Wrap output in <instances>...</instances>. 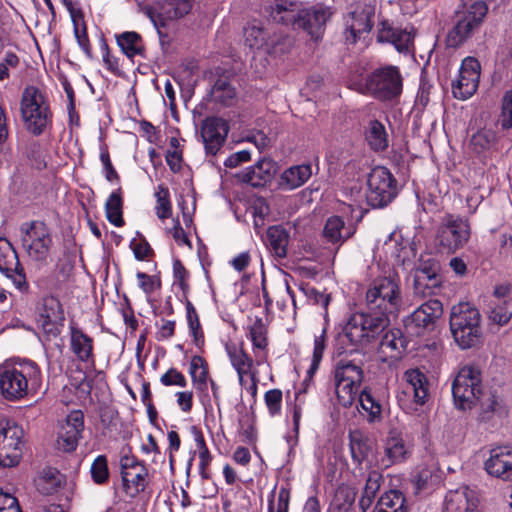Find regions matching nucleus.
<instances>
[{
    "label": "nucleus",
    "mask_w": 512,
    "mask_h": 512,
    "mask_svg": "<svg viewBox=\"0 0 512 512\" xmlns=\"http://www.w3.org/2000/svg\"><path fill=\"white\" fill-rule=\"evenodd\" d=\"M283 394L280 389L268 390L264 395V401L271 416L280 414Z\"/></svg>",
    "instance_id": "obj_60"
},
{
    "label": "nucleus",
    "mask_w": 512,
    "mask_h": 512,
    "mask_svg": "<svg viewBox=\"0 0 512 512\" xmlns=\"http://www.w3.org/2000/svg\"><path fill=\"white\" fill-rule=\"evenodd\" d=\"M189 373L193 384L197 389L203 390L207 384L209 370L206 360L199 355L192 357L190 361Z\"/></svg>",
    "instance_id": "obj_47"
},
{
    "label": "nucleus",
    "mask_w": 512,
    "mask_h": 512,
    "mask_svg": "<svg viewBox=\"0 0 512 512\" xmlns=\"http://www.w3.org/2000/svg\"><path fill=\"white\" fill-rule=\"evenodd\" d=\"M383 476L377 470H371L368 473L363 494L359 500V506L365 512L372 504L377 492L380 489Z\"/></svg>",
    "instance_id": "obj_44"
},
{
    "label": "nucleus",
    "mask_w": 512,
    "mask_h": 512,
    "mask_svg": "<svg viewBox=\"0 0 512 512\" xmlns=\"http://www.w3.org/2000/svg\"><path fill=\"white\" fill-rule=\"evenodd\" d=\"M249 335L254 348L265 349L267 347L266 329L261 319H257L250 327Z\"/></svg>",
    "instance_id": "obj_59"
},
{
    "label": "nucleus",
    "mask_w": 512,
    "mask_h": 512,
    "mask_svg": "<svg viewBox=\"0 0 512 512\" xmlns=\"http://www.w3.org/2000/svg\"><path fill=\"white\" fill-rule=\"evenodd\" d=\"M275 163L270 159H260L253 166L237 175L238 179L252 187L265 186L275 174Z\"/></svg>",
    "instance_id": "obj_24"
},
{
    "label": "nucleus",
    "mask_w": 512,
    "mask_h": 512,
    "mask_svg": "<svg viewBox=\"0 0 512 512\" xmlns=\"http://www.w3.org/2000/svg\"><path fill=\"white\" fill-rule=\"evenodd\" d=\"M442 313V302L438 299H429L405 320V326L415 335H420L424 329L433 325L435 320L442 316Z\"/></svg>",
    "instance_id": "obj_20"
},
{
    "label": "nucleus",
    "mask_w": 512,
    "mask_h": 512,
    "mask_svg": "<svg viewBox=\"0 0 512 512\" xmlns=\"http://www.w3.org/2000/svg\"><path fill=\"white\" fill-rule=\"evenodd\" d=\"M470 237L471 228L467 219L446 214L436 227L434 247L439 253L451 255L462 249Z\"/></svg>",
    "instance_id": "obj_6"
},
{
    "label": "nucleus",
    "mask_w": 512,
    "mask_h": 512,
    "mask_svg": "<svg viewBox=\"0 0 512 512\" xmlns=\"http://www.w3.org/2000/svg\"><path fill=\"white\" fill-rule=\"evenodd\" d=\"M302 8L287 0H280L271 7L270 17L276 23L289 26L296 30Z\"/></svg>",
    "instance_id": "obj_29"
},
{
    "label": "nucleus",
    "mask_w": 512,
    "mask_h": 512,
    "mask_svg": "<svg viewBox=\"0 0 512 512\" xmlns=\"http://www.w3.org/2000/svg\"><path fill=\"white\" fill-rule=\"evenodd\" d=\"M91 478L94 483L104 485L109 480L108 460L105 455H99L93 461L90 468Z\"/></svg>",
    "instance_id": "obj_56"
},
{
    "label": "nucleus",
    "mask_w": 512,
    "mask_h": 512,
    "mask_svg": "<svg viewBox=\"0 0 512 512\" xmlns=\"http://www.w3.org/2000/svg\"><path fill=\"white\" fill-rule=\"evenodd\" d=\"M365 139L369 147L375 152H382L388 148V135L385 126L378 120L369 122Z\"/></svg>",
    "instance_id": "obj_40"
},
{
    "label": "nucleus",
    "mask_w": 512,
    "mask_h": 512,
    "mask_svg": "<svg viewBox=\"0 0 512 512\" xmlns=\"http://www.w3.org/2000/svg\"><path fill=\"white\" fill-rule=\"evenodd\" d=\"M496 142V134L490 129H481L474 133L470 139V146L476 153L489 150Z\"/></svg>",
    "instance_id": "obj_52"
},
{
    "label": "nucleus",
    "mask_w": 512,
    "mask_h": 512,
    "mask_svg": "<svg viewBox=\"0 0 512 512\" xmlns=\"http://www.w3.org/2000/svg\"><path fill=\"white\" fill-rule=\"evenodd\" d=\"M0 272L12 281L20 293L30 292V286L16 250L10 241L2 237H0Z\"/></svg>",
    "instance_id": "obj_14"
},
{
    "label": "nucleus",
    "mask_w": 512,
    "mask_h": 512,
    "mask_svg": "<svg viewBox=\"0 0 512 512\" xmlns=\"http://www.w3.org/2000/svg\"><path fill=\"white\" fill-rule=\"evenodd\" d=\"M41 317L44 323H57L64 319L60 302L54 297H47L43 300V311Z\"/></svg>",
    "instance_id": "obj_55"
},
{
    "label": "nucleus",
    "mask_w": 512,
    "mask_h": 512,
    "mask_svg": "<svg viewBox=\"0 0 512 512\" xmlns=\"http://www.w3.org/2000/svg\"><path fill=\"white\" fill-rule=\"evenodd\" d=\"M402 76L396 66L375 69L365 78V89L380 101H390L402 93Z\"/></svg>",
    "instance_id": "obj_9"
},
{
    "label": "nucleus",
    "mask_w": 512,
    "mask_h": 512,
    "mask_svg": "<svg viewBox=\"0 0 512 512\" xmlns=\"http://www.w3.org/2000/svg\"><path fill=\"white\" fill-rule=\"evenodd\" d=\"M334 379L350 381L351 383L362 384L364 371L361 362L343 358L336 362L334 366Z\"/></svg>",
    "instance_id": "obj_32"
},
{
    "label": "nucleus",
    "mask_w": 512,
    "mask_h": 512,
    "mask_svg": "<svg viewBox=\"0 0 512 512\" xmlns=\"http://www.w3.org/2000/svg\"><path fill=\"white\" fill-rule=\"evenodd\" d=\"M477 506L476 492L468 486H460L446 494L444 512H474Z\"/></svg>",
    "instance_id": "obj_23"
},
{
    "label": "nucleus",
    "mask_w": 512,
    "mask_h": 512,
    "mask_svg": "<svg viewBox=\"0 0 512 512\" xmlns=\"http://www.w3.org/2000/svg\"><path fill=\"white\" fill-rule=\"evenodd\" d=\"M84 430V414L80 410L71 411L62 424L56 441L57 449L72 452L78 446V441Z\"/></svg>",
    "instance_id": "obj_18"
},
{
    "label": "nucleus",
    "mask_w": 512,
    "mask_h": 512,
    "mask_svg": "<svg viewBox=\"0 0 512 512\" xmlns=\"http://www.w3.org/2000/svg\"><path fill=\"white\" fill-rule=\"evenodd\" d=\"M300 290L306 296L307 300L313 305L321 306L324 309L323 317L325 321L328 320V306L331 301V295L319 291L308 283L301 284Z\"/></svg>",
    "instance_id": "obj_49"
},
{
    "label": "nucleus",
    "mask_w": 512,
    "mask_h": 512,
    "mask_svg": "<svg viewBox=\"0 0 512 512\" xmlns=\"http://www.w3.org/2000/svg\"><path fill=\"white\" fill-rule=\"evenodd\" d=\"M500 124L503 129L512 128V90L505 92L503 95Z\"/></svg>",
    "instance_id": "obj_61"
},
{
    "label": "nucleus",
    "mask_w": 512,
    "mask_h": 512,
    "mask_svg": "<svg viewBox=\"0 0 512 512\" xmlns=\"http://www.w3.org/2000/svg\"><path fill=\"white\" fill-rule=\"evenodd\" d=\"M322 235L326 242L341 245L351 237L352 233L347 231L341 217L331 216L326 220Z\"/></svg>",
    "instance_id": "obj_39"
},
{
    "label": "nucleus",
    "mask_w": 512,
    "mask_h": 512,
    "mask_svg": "<svg viewBox=\"0 0 512 512\" xmlns=\"http://www.w3.org/2000/svg\"><path fill=\"white\" fill-rule=\"evenodd\" d=\"M70 349L79 361L95 363L93 338L75 326L70 327Z\"/></svg>",
    "instance_id": "obj_27"
},
{
    "label": "nucleus",
    "mask_w": 512,
    "mask_h": 512,
    "mask_svg": "<svg viewBox=\"0 0 512 512\" xmlns=\"http://www.w3.org/2000/svg\"><path fill=\"white\" fill-rule=\"evenodd\" d=\"M160 382L164 386H177L184 388L187 386V379L182 372L176 368H169L166 373L160 377Z\"/></svg>",
    "instance_id": "obj_63"
},
{
    "label": "nucleus",
    "mask_w": 512,
    "mask_h": 512,
    "mask_svg": "<svg viewBox=\"0 0 512 512\" xmlns=\"http://www.w3.org/2000/svg\"><path fill=\"white\" fill-rule=\"evenodd\" d=\"M349 449L353 462L357 467L369 461L370 456L374 455L375 445L374 442L360 431L349 432Z\"/></svg>",
    "instance_id": "obj_28"
},
{
    "label": "nucleus",
    "mask_w": 512,
    "mask_h": 512,
    "mask_svg": "<svg viewBox=\"0 0 512 512\" xmlns=\"http://www.w3.org/2000/svg\"><path fill=\"white\" fill-rule=\"evenodd\" d=\"M116 42L121 51L129 58L133 59L135 56H143L145 46L140 34L135 31H126L121 34L115 35Z\"/></svg>",
    "instance_id": "obj_36"
},
{
    "label": "nucleus",
    "mask_w": 512,
    "mask_h": 512,
    "mask_svg": "<svg viewBox=\"0 0 512 512\" xmlns=\"http://www.w3.org/2000/svg\"><path fill=\"white\" fill-rule=\"evenodd\" d=\"M481 65L474 57H466L461 63L459 77L452 83L453 96L466 100L474 95L478 89Z\"/></svg>",
    "instance_id": "obj_15"
},
{
    "label": "nucleus",
    "mask_w": 512,
    "mask_h": 512,
    "mask_svg": "<svg viewBox=\"0 0 512 512\" xmlns=\"http://www.w3.org/2000/svg\"><path fill=\"white\" fill-rule=\"evenodd\" d=\"M361 384L351 383L350 381L335 380V393L338 402L343 407H350L355 399L359 397Z\"/></svg>",
    "instance_id": "obj_46"
},
{
    "label": "nucleus",
    "mask_w": 512,
    "mask_h": 512,
    "mask_svg": "<svg viewBox=\"0 0 512 512\" xmlns=\"http://www.w3.org/2000/svg\"><path fill=\"white\" fill-rule=\"evenodd\" d=\"M210 96L215 103L232 106L237 98V90L228 76H220L214 82Z\"/></svg>",
    "instance_id": "obj_33"
},
{
    "label": "nucleus",
    "mask_w": 512,
    "mask_h": 512,
    "mask_svg": "<svg viewBox=\"0 0 512 512\" xmlns=\"http://www.w3.org/2000/svg\"><path fill=\"white\" fill-rule=\"evenodd\" d=\"M186 313L190 332L193 336V341L196 346L200 347L204 344V334L201 328L199 316L190 301H188L186 304Z\"/></svg>",
    "instance_id": "obj_54"
},
{
    "label": "nucleus",
    "mask_w": 512,
    "mask_h": 512,
    "mask_svg": "<svg viewBox=\"0 0 512 512\" xmlns=\"http://www.w3.org/2000/svg\"><path fill=\"white\" fill-rule=\"evenodd\" d=\"M19 65V57L14 52L7 51L0 61V81L9 79L10 70L18 68Z\"/></svg>",
    "instance_id": "obj_62"
},
{
    "label": "nucleus",
    "mask_w": 512,
    "mask_h": 512,
    "mask_svg": "<svg viewBox=\"0 0 512 512\" xmlns=\"http://www.w3.org/2000/svg\"><path fill=\"white\" fill-rule=\"evenodd\" d=\"M225 350L230 363L236 370L238 376H241V374L254 376V373H258L254 367L253 358L243 349L242 346L230 343L225 345Z\"/></svg>",
    "instance_id": "obj_30"
},
{
    "label": "nucleus",
    "mask_w": 512,
    "mask_h": 512,
    "mask_svg": "<svg viewBox=\"0 0 512 512\" xmlns=\"http://www.w3.org/2000/svg\"><path fill=\"white\" fill-rule=\"evenodd\" d=\"M367 186L366 200L373 208L386 206L397 194L396 180L385 167H376L371 171Z\"/></svg>",
    "instance_id": "obj_12"
},
{
    "label": "nucleus",
    "mask_w": 512,
    "mask_h": 512,
    "mask_svg": "<svg viewBox=\"0 0 512 512\" xmlns=\"http://www.w3.org/2000/svg\"><path fill=\"white\" fill-rule=\"evenodd\" d=\"M481 371L475 366H464L452 384V395L457 408L471 409L482 394Z\"/></svg>",
    "instance_id": "obj_8"
},
{
    "label": "nucleus",
    "mask_w": 512,
    "mask_h": 512,
    "mask_svg": "<svg viewBox=\"0 0 512 512\" xmlns=\"http://www.w3.org/2000/svg\"><path fill=\"white\" fill-rule=\"evenodd\" d=\"M380 336L379 350L386 356L394 357L395 352L401 353L406 348L407 341L400 329H386Z\"/></svg>",
    "instance_id": "obj_37"
},
{
    "label": "nucleus",
    "mask_w": 512,
    "mask_h": 512,
    "mask_svg": "<svg viewBox=\"0 0 512 512\" xmlns=\"http://www.w3.org/2000/svg\"><path fill=\"white\" fill-rule=\"evenodd\" d=\"M372 28L369 16L365 13L353 15L352 23L347 29L346 39L355 43L363 33H368Z\"/></svg>",
    "instance_id": "obj_50"
},
{
    "label": "nucleus",
    "mask_w": 512,
    "mask_h": 512,
    "mask_svg": "<svg viewBox=\"0 0 512 512\" xmlns=\"http://www.w3.org/2000/svg\"><path fill=\"white\" fill-rule=\"evenodd\" d=\"M440 263L434 258L422 259L414 277L415 294L423 297L435 294L442 284Z\"/></svg>",
    "instance_id": "obj_16"
},
{
    "label": "nucleus",
    "mask_w": 512,
    "mask_h": 512,
    "mask_svg": "<svg viewBox=\"0 0 512 512\" xmlns=\"http://www.w3.org/2000/svg\"><path fill=\"white\" fill-rule=\"evenodd\" d=\"M311 175L310 164L292 166L281 175V186L288 190L296 189L306 183Z\"/></svg>",
    "instance_id": "obj_38"
},
{
    "label": "nucleus",
    "mask_w": 512,
    "mask_h": 512,
    "mask_svg": "<svg viewBox=\"0 0 512 512\" xmlns=\"http://www.w3.org/2000/svg\"><path fill=\"white\" fill-rule=\"evenodd\" d=\"M488 13V5L481 0L470 4H464L457 10L454 17V25L449 30L446 44L450 48H458L463 45L475 31L479 30Z\"/></svg>",
    "instance_id": "obj_5"
},
{
    "label": "nucleus",
    "mask_w": 512,
    "mask_h": 512,
    "mask_svg": "<svg viewBox=\"0 0 512 512\" xmlns=\"http://www.w3.org/2000/svg\"><path fill=\"white\" fill-rule=\"evenodd\" d=\"M42 385L41 369L32 360H7L0 365V394L8 401L34 396Z\"/></svg>",
    "instance_id": "obj_1"
},
{
    "label": "nucleus",
    "mask_w": 512,
    "mask_h": 512,
    "mask_svg": "<svg viewBox=\"0 0 512 512\" xmlns=\"http://www.w3.org/2000/svg\"><path fill=\"white\" fill-rule=\"evenodd\" d=\"M23 429L15 422L0 421V466L14 467L19 464L23 449Z\"/></svg>",
    "instance_id": "obj_13"
},
{
    "label": "nucleus",
    "mask_w": 512,
    "mask_h": 512,
    "mask_svg": "<svg viewBox=\"0 0 512 512\" xmlns=\"http://www.w3.org/2000/svg\"><path fill=\"white\" fill-rule=\"evenodd\" d=\"M155 197L156 215L161 220L169 218L172 215V206L170 201L169 189L163 184L159 185L157 188V192L155 193Z\"/></svg>",
    "instance_id": "obj_53"
},
{
    "label": "nucleus",
    "mask_w": 512,
    "mask_h": 512,
    "mask_svg": "<svg viewBox=\"0 0 512 512\" xmlns=\"http://www.w3.org/2000/svg\"><path fill=\"white\" fill-rule=\"evenodd\" d=\"M119 465L125 493L130 497H136L145 490L148 483L146 466L132 454V448L129 445L121 449Z\"/></svg>",
    "instance_id": "obj_11"
},
{
    "label": "nucleus",
    "mask_w": 512,
    "mask_h": 512,
    "mask_svg": "<svg viewBox=\"0 0 512 512\" xmlns=\"http://www.w3.org/2000/svg\"><path fill=\"white\" fill-rule=\"evenodd\" d=\"M389 323V316L381 312L354 313L343 327L341 337L353 346L365 347L382 335Z\"/></svg>",
    "instance_id": "obj_3"
},
{
    "label": "nucleus",
    "mask_w": 512,
    "mask_h": 512,
    "mask_svg": "<svg viewBox=\"0 0 512 512\" xmlns=\"http://www.w3.org/2000/svg\"><path fill=\"white\" fill-rule=\"evenodd\" d=\"M294 40L288 35L270 36L266 52L270 55H283L292 49Z\"/></svg>",
    "instance_id": "obj_57"
},
{
    "label": "nucleus",
    "mask_w": 512,
    "mask_h": 512,
    "mask_svg": "<svg viewBox=\"0 0 512 512\" xmlns=\"http://www.w3.org/2000/svg\"><path fill=\"white\" fill-rule=\"evenodd\" d=\"M22 246L28 256L38 262H46L53 244L48 226L41 221L23 223L20 227Z\"/></svg>",
    "instance_id": "obj_10"
},
{
    "label": "nucleus",
    "mask_w": 512,
    "mask_h": 512,
    "mask_svg": "<svg viewBox=\"0 0 512 512\" xmlns=\"http://www.w3.org/2000/svg\"><path fill=\"white\" fill-rule=\"evenodd\" d=\"M407 385L405 393L412 395L415 403L423 405L428 396V381L419 370H409L405 373Z\"/></svg>",
    "instance_id": "obj_31"
},
{
    "label": "nucleus",
    "mask_w": 512,
    "mask_h": 512,
    "mask_svg": "<svg viewBox=\"0 0 512 512\" xmlns=\"http://www.w3.org/2000/svg\"><path fill=\"white\" fill-rule=\"evenodd\" d=\"M358 400L362 409L368 413L370 421H374L381 417L382 406L380 402L375 399L369 387H365L361 390Z\"/></svg>",
    "instance_id": "obj_51"
},
{
    "label": "nucleus",
    "mask_w": 512,
    "mask_h": 512,
    "mask_svg": "<svg viewBox=\"0 0 512 512\" xmlns=\"http://www.w3.org/2000/svg\"><path fill=\"white\" fill-rule=\"evenodd\" d=\"M192 8V0H163L155 6L145 8V14L158 26H165L167 20L185 16Z\"/></svg>",
    "instance_id": "obj_19"
},
{
    "label": "nucleus",
    "mask_w": 512,
    "mask_h": 512,
    "mask_svg": "<svg viewBox=\"0 0 512 512\" xmlns=\"http://www.w3.org/2000/svg\"><path fill=\"white\" fill-rule=\"evenodd\" d=\"M406 499L399 490L385 492L377 502L374 512H408Z\"/></svg>",
    "instance_id": "obj_41"
},
{
    "label": "nucleus",
    "mask_w": 512,
    "mask_h": 512,
    "mask_svg": "<svg viewBox=\"0 0 512 512\" xmlns=\"http://www.w3.org/2000/svg\"><path fill=\"white\" fill-rule=\"evenodd\" d=\"M244 36L249 47L266 51L270 35L263 27L251 24L245 28Z\"/></svg>",
    "instance_id": "obj_48"
},
{
    "label": "nucleus",
    "mask_w": 512,
    "mask_h": 512,
    "mask_svg": "<svg viewBox=\"0 0 512 512\" xmlns=\"http://www.w3.org/2000/svg\"><path fill=\"white\" fill-rule=\"evenodd\" d=\"M101 50L103 52V63L106 69L109 70L112 74L120 76L122 72L119 67V60L117 57L110 53L109 46L105 40H103L101 43Z\"/></svg>",
    "instance_id": "obj_64"
},
{
    "label": "nucleus",
    "mask_w": 512,
    "mask_h": 512,
    "mask_svg": "<svg viewBox=\"0 0 512 512\" xmlns=\"http://www.w3.org/2000/svg\"><path fill=\"white\" fill-rule=\"evenodd\" d=\"M410 449L404 439L397 431L389 432L384 446V457L381 459V465L388 468L394 464H399L408 459Z\"/></svg>",
    "instance_id": "obj_25"
},
{
    "label": "nucleus",
    "mask_w": 512,
    "mask_h": 512,
    "mask_svg": "<svg viewBox=\"0 0 512 512\" xmlns=\"http://www.w3.org/2000/svg\"><path fill=\"white\" fill-rule=\"evenodd\" d=\"M64 476L52 467L44 468L35 480L37 490L43 495H51L61 488Z\"/></svg>",
    "instance_id": "obj_35"
},
{
    "label": "nucleus",
    "mask_w": 512,
    "mask_h": 512,
    "mask_svg": "<svg viewBox=\"0 0 512 512\" xmlns=\"http://www.w3.org/2000/svg\"><path fill=\"white\" fill-rule=\"evenodd\" d=\"M326 328H323L320 336H316L314 340V349L311 365L308 369V375L311 377L319 368L326 347Z\"/></svg>",
    "instance_id": "obj_58"
},
{
    "label": "nucleus",
    "mask_w": 512,
    "mask_h": 512,
    "mask_svg": "<svg viewBox=\"0 0 512 512\" xmlns=\"http://www.w3.org/2000/svg\"><path fill=\"white\" fill-rule=\"evenodd\" d=\"M20 112L24 128L33 136L44 134L52 126L53 112L48 96L45 91L34 85L24 88Z\"/></svg>",
    "instance_id": "obj_2"
},
{
    "label": "nucleus",
    "mask_w": 512,
    "mask_h": 512,
    "mask_svg": "<svg viewBox=\"0 0 512 512\" xmlns=\"http://www.w3.org/2000/svg\"><path fill=\"white\" fill-rule=\"evenodd\" d=\"M122 190L112 192L105 203V213L108 221L116 227L124 225Z\"/></svg>",
    "instance_id": "obj_43"
},
{
    "label": "nucleus",
    "mask_w": 512,
    "mask_h": 512,
    "mask_svg": "<svg viewBox=\"0 0 512 512\" xmlns=\"http://www.w3.org/2000/svg\"><path fill=\"white\" fill-rule=\"evenodd\" d=\"M68 6V10L70 12L72 22H73V28H74V35L77 40L78 45L83 50L85 55L91 59L93 57L92 54V48L89 41V37L87 34V28L86 24L84 22V16L81 10H76L72 7L71 3H66Z\"/></svg>",
    "instance_id": "obj_34"
},
{
    "label": "nucleus",
    "mask_w": 512,
    "mask_h": 512,
    "mask_svg": "<svg viewBox=\"0 0 512 512\" xmlns=\"http://www.w3.org/2000/svg\"><path fill=\"white\" fill-rule=\"evenodd\" d=\"M413 38L414 35L407 28H396L388 21H382L379 25L378 41L393 44L399 52H408L413 43Z\"/></svg>",
    "instance_id": "obj_26"
},
{
    "label": "nucleus",
    "mask_w": 512,
    "mask_h": 512,
    "mask_svg": "<svg viewBox=\"0 0 512 512\" xmlns=\"http://www.w3.org/2000/svg\"><path fill=\"white\" fill-rule=\"evenodd\" d=\"M332 13L330 8L317 4L311 7L302 8L296 30H302L314 41L322 38L325 25Z\"/></svg>",
    "instance_id": "obj_17"
},
{
    "label": "nucleus",
    "mask_w": 512,
    "mask_h": 512,
    "mask_svg": "<svg viewBox=\"0 0 512 512\" xmlns=\"http://www.w3.org/2000/svg\"><path fill=\"white\" fill-rule=\"evenodd\" d=\"M489 319L500 326L506 325L512 317V298L492 300L488 312Z\"/></svg>",
    "instance_id": "obj_45"
},
{
    "label": "nucleus",
    "mask_w": 512,
    "mask_h": 512,
    "mask_svg": "<svg viewBox=\"0 0 512 512\" xmlns=\"http://www.w3.org/2000/svg\"><path fill=\"white\" fill-rule=\"evenodd\" d=\"M229 126L220 117H208L201 126V138L207 154L216 155L228 135Z\"/></svg>",
    "instance_id": "obj_21"
},
{
    "label": "nucleus",
    "mask_w": 512,
    "mask_h": 512,
    "mask_svg": "<svg viewBox=\"0 0 512 512\" xmlns=\"http://www.w3.org/2000/svg\"><path fill=\"white\" fill-rule=\"evenodd\" d=\"M267 241L271 250L280 258L287 255L289 233L281 225L271 226L267 230Z\"/></svg>",
    "instance_id": "obj_42"
},
{
    "label": "nucleus",
    "mask_w": 512,
    "mask_h": 512,
    "mask_svg": "<svg viewBox=\"0 0 512 512\" xmlns=\"http://www.w3.org/2000/svg\"><path fill=\"white\" fill-rule=\"evenodd\" d=\"M485 470L493 477L512 482V447L502 445L492 448L485 462Z\"/></svg>",
    "instance_id": "obj_22"
},
{
    "label": "nucleus",
    "mask_w": 512,
    "mask_h": 512,
    "mask_svg": "<svg viewBox=\"0 0 512 512\" xmlns=\"http://www.w3.org/2000/svg\"><path fill=\"white\" fill-rule=\"evenodd\" d=\"M481 314L470 303L454 305L450 313V330L454 341L461 349L476 346L482 337Z\"/></svg>",
    "instance_id": "obj_4"
},
{
    "label": "nucleus",
    "mask_w": 512,
    "mask_h": 512,
    "mask_svg": "<svg viewBox=\"0 0 512 512\" xmlns=\"http://www.w3.org/2000/svg\"><path fill=\"white\" fill-rule=\"evenodd\" d=\"M401 305L402 293L398 277L378 278L366 292V306L371 312L396 315Z\"/></svg>",
    "instance_id": "obj_7"
}]
</instances>
